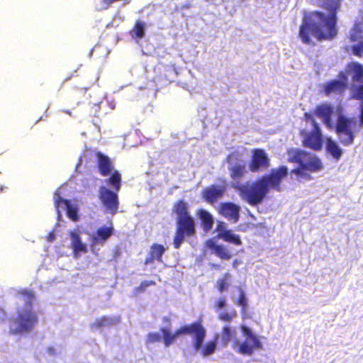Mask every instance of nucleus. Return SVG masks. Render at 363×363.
Returning a JSON list of instances; mask_svg holds the SVG:
<instances>
[{
  "label": "nucleus",
  "mask_w": 363,
  "mask_h": 363,
  "mask_svg": "<svg viewBox=\"0 0 363 363\" xmlns=\"http://www.w3.org/2000/svg\"><path fill=\"white\" fill-rule=\"evenodd\" d=\"M329 13L325 15L320 12H313L306 15L300 27L299 36L306 44L311 43V35L318 40L331 39L337 34L336 11L340 6L341 0H318Z\"/></svg>",
  "instance_id": "2"
},
{
  "label": "nucleus",
  "mask_w": 363,
  "mask_h": 363,
  "mask_svg": "<svg viewBox=\"0 0 363 363\" xmlns=\"http://www.w3.org/2000/svg\"><path fill=\"white\" fill-rule=\"evenodd\" d=\"M288 160L298 164L299 167L310 172H318L323 169L320 160L316 155L299 149L289 150Z\"/></svg>",
  "instance_id": "8"
},
{
  "label": "nucleus",
  "mask_w": 363,
  "mask_h": 363,
  "mask_svg": "<svg viewBox=\"0 0 363 363\" xmlns=\"http://www.w3.org/2000/svg\"><path fill=\"white\" fill-rule=\"evenodd\" d=\"M220 238H223L226 242H231L236 245H241V240L239 236L235 235L230 230L223 232V233L220 235Z\"/></svg>",
  "instance_id": "29"
},
{
  "label": "nucleus",
  "mask_w": 363,
  "mask_h": 363,
  "mask_svg": "<svg viewBox=\"0 0 363 363\" xmlns=\"http://www.w3.org/2000/svg\"><path fill=\"white\" fill-rule=\"evenodd\" d=\"M162 340V335L158 332L150 333L146 339V344H153L161 342Z\"/></svg>",
  "instance_id": "32"
},
{
  "label": "nucleus",
  "mask_w": 363,
  "mask_h": 363,
  "mask_svg": "<svg viewBox=\"0 0 363 363\" xmlns=\"http://www.w3.org/2000/svg\"><path fill=\"white\" fill-rule=\"evenodd\" d=\"M345 76L352 79L351 93L352 97L360 99V121L363 125V66L359 63H351L347 65Z\"/></svg>",
  "instance_id": "7"
},
{
  "label": "nucleus",
  "mask_w": 363,
  "mask_h": 363,
  "mask_svg": "<svg viewBox=\"0 0 363 363\" xmlns=\"http://www.w3.org/2000/svg\"><path fill=\"white\" fill-rule=\"evenodd\" d=\"M238 304L239 306H241L243 308H245L246 305H247L246 297H245V294H244V292L242 291H240V297H239L238 301Z\"/></svg>",
  "instance_id": "36"
},
{
  "label": "nucleus",
  "mask_w": 363,
  "mask_h": 363,
  "mask_svg": "<svg viewBox=\"0 0 363 363\" xmlns=\"http://www.w3.org/2000/svg\"><path fill=\"white\" fill-rule=\"evenodd\" d=\"M228 169L233 179V186L238 189L242 198L250 204L255 205L262 201L269 188L280 191V184L288 174V169L282 166L273 169L269 176L262 177L255 183L247 185L240 184L242 177L247 172L246 163L238 152H233L227 157Z\"/></svg>",
  "instance_id": "1"
},
{
  "label": "nucleus",
  "mask_w": 363,
  "mask_h": 363,
  "mask_svg": "<svg viewBox=\"0 0 363 363\" xmlns=\"http://www.w3.org/2000/svg\"><path fill=\"white\" fill-rule=\"evenodd\" d=\"M241 329L246 339L243 342H240L238 340H235V348L241 354L250 355L255 349H258L261 347V342L249 328L242 325Z\"/></svg>",
  "instance_id": "9"
},
{
  "label": "nucleus",
  "mask_w": 363,
  "mask_h": 363,
  "mask_svg": "<svg viewBox=\"0 0 363 363\" xmlns=\"http://www.w3.org/2000/svg\"><path fill=\"white\" fill-rule=\"evenodd\" d=\"M230 274L227 273L224 275V277L222 279H220L217 281V286L218 288V290L220 292H223L228 289V286L230 284Z\"/></svg>",
  "instance_id": "31"
},
{
  "label": "nucleus",
  "mask_w": 363,
  "mask_h": 363,
  "mask_svg": "<svg viewBox=\"0 0 363 363\" xmlns=\"http://www.w3.org/2000/svg\"><path fill=\"white\" fill-rule=\"evenodd\" d=\"M350 38L352 41H358L357 45L352 46L354 55L363 57V20L355 23L350 30Z\"/></svg>",
  "instance_id": "13"
},
{
  "label": "nucleus",
  "mask_w": 363,
  "mask_h": 363,
  "mask_svg": "<svg viewBox=\"0 0 363 363\" xmlns=\"http://www.w3.org/2000/svg\"><path fill=\"white\" fill-rule=\"evenodd\" d=\"M98 163L99 170L103 175H108L111 172L113 167L108 157L99 153L98 155Z\"/></svg>",
  "instance_id": "24"
},
{
  "label": "nucleus",
  "mask_w": 363,
  "mask_h": 363,
  "mask_svg": "<svg viewBox=\"0 0 363 363\" xmlns=\"http://www.w3.org/2000/svg\"><path fill=\"white\" fill-rule=\"evenodd\" d=\"M220 212L228 220L236 223L239 219L240 207L233 203H224Z\"/></svg>",
  "instance_id": "17"
},
{
  "label": "nucleus",
  "mask_w": 363,
  "mask_h": 363,
  "mask_svg": "<svg viewBox=\"0 0 363 363\" xmlns=\"http://www.w3.org/2000/svg\"><path fill=\"white\" fill-rule=\"evenodd\" d=\"M269 160L266 152L262 149H256L252 152V160L249 164V169L252 172H257L262 169L267 168Z\"/></svg>",
  "instance_id": "14"
},
{
  "label": "nucleus",
  "mask_w": 363,
  "mask_h": 363,
  "mask_svg": "<svg viewBox=\"0 0 363 363\" xmlns=\"http://www.w3.org/2000/svg\"><path fill=\"white\" fill-rule=\"evenodd\" d=\"M308 172H310L301 167L291 171V174H294L297 179L300 181H309L312 179L313 177Z\"/></svg>",
  "instance_id": "28"
},
{
  "label": "nucleus",
  "mask_w": 363,
  "mask_h": 363,
  "mask_svg": "<svg viewBox=\"0 0 363 363\" xmlns=\"http://www.w3.org/2000/svg\"><path fill=\"white\" fill-rule=\"evenodd\" d=\"M236 316V313L235 311L231 313L228 312H221L219 313L218 317L220 320L226 322L231 321Z\"/></svg>",
  "instance_id": "35"
},
{
  "label": "nucleus",
  "mask_w": 363,
  "mask_h": 363,
  "mask_svg": "<svg viewBox=\"0 0 363 363\" xmlns=\"http://www.w3.org/2000/svg\"><path fill=\"white\" fill-rule=\"evenodd\" d=\"M121 182V174L118 172H115L110 178L106 180V182L111 185L117 191L120 190Z\"/></svg>",
  "instance_id": "30"
},
{
  "label": "nucleus",
  "mask_w": 363,
  "mask_h": 363,
  "mask_svg": "<svg viewBox=\"0 0 363 363\" xmlns=\"http://www.w3.org/2000/svg\"><path fill=\"white\" fill-rule=\"evenodd\" d=\"M145 24L142 22H137L132 30V35L137 38H142L144 35Z\"/></svg>",
  "instance_id": "33"
},
{
  "label": "nucleus",
  "mask_w": 363,
  "mask_h": 363,
  "mask_svg": "<svg viewBox=\"0 0 363 363\" xmlns=\"http://www.w3.org/2000/svg\"><path fill=\"white\" fill-rule=\"evenodd\" d=\"M99 199L106 208V212L115 214L118 208V198L116 193L106 186L99 189Z\"/></svg>",
  "instance_id": "12"
},
{
  "label": "nucleus",
  "mask_w": 363,
  "mask_h": 363,
  "mask_svg": "<svg viewBox=\"0 0 363 363\" xmlns=\"http://www.w3.org/2000/svg\"><path fill=\"white\" fill-rule=\"evenodd\" d=\"M175 212L177 216V228L174 240V247L179 248L186 236H191L195 233L194 220L187 212L186 203L179 202L175 206Z\"/></svg>",
  "instance_id": "5"
},
{
  "label": "nucleus",
  "mask_w": 363,
  "mask_h": 363,
  "mask_svg": "<svg viewBox=\"0 0 363 363\" xmlns=\"http://www.w3.org/2000/svg\"><path fill=\"white\" fill-rule=\"evenodd\" d=\"M226 302L225 298H219L216 303V306L218 308H223L225 306Z\"/></svg>",
  "instance_id": "38"
},
{
  "label": "nucleus",
  "mask_w": 363,
  "mask_h": 363,
  "mask_svg": "<svg viewBox=\"0 0 363 363\" xmlns=\"http://www.w3.org/2000/svg\"><path fill=\"white\" fill-rule=\"evenodd\" d=\"M55 205L57 211L58 219H60L62 211H66L67 216L74 221L78 219V208L73 206L69 200L60 196V190L56 191L54 195Z\"/></svg>",
  "instance_id": "11"
},
{
  "label": "nucleus",
  "mask_w": 363,
  "mask_h": 363,
  "mask_svg": "<svg viewBox=\"0 0 363 363\" xmlns=\"http://www.w3.org/2000/svg\"><path fill=\"white\" fill-rule=\"evenodd\" d=\"M70 236L74 256L75 258H78L82 253H85L87 252V247L84 243L82 242L81 238L77 233L71 232Z\"/></svg>",
  "instance_id": "20"
},
{
  "label": "nucleus",
  "mask_w": 363,
  "mask_h": 363,
  "mask_svg": "<svg viewBox=\"0 0 363 363\" xmlns=\"http://www.w3.org/2000/svg\"><path fill=\"white\" fill-rule=\"evenodd\" d=\"M326 150L336 160H339L343 153L342 150L337 142L331 138H328L326 139Z\"/></svg>",
  "instance_id": "23"
},
{
  "label": "nucleus",
  "mask_w": 363,
  "mask_h": 363,
  "mask_svg": "<svg viewBox=\"0 0 363 363\" xmlns=\"http://www.w3.org/2000/svg\"><path fill=\"white\" fill-rule=\"evenodd\" d=\"M154 284L155 283L153 281H143L139 286L134 289V295L137 296L140 293H143L148 286Z\"/></svg>",
  "instance_id": "34"
},
{
  "label": "nucleus",
  "mask_w": 363,
  "mask_h": 363,
  "mask_svg": "<svg viewBox=\"0 0 363 363\" xmlns=\"http://www.w3.org/2000/svg\"><path fill=\"white\" fill-rule=\"evenodd\" d=\"M308 120H311L313 129L306 133L303 136V143L304 146L315 150H319L323 146V135L318 123L306 114Z\"/></svg>",
  "instance_id": "10"
},
{
  "label": "nucleus",
  "mask_w": 363,
  "mask_h": 363,
  "mask_svg": "<svg viewBox=\"0 0 363 363\" xmlns=\"http://www.w3.org/2000/svg\"><path fill=\"white\" fill-rule=\"evenodd\" d=\"M4 313L3 311L0 310V318H4Z\"/></svg>",
  "instance_id": "41"
},
{
  "label": "nucleus",
  "mask_w": 363,
  "mask_h": 363,
  "mask_svg": "<svg viewBox=\"0 0 363 363\" xmlns=\"http://www.w3.org/2000/svg\"><path fill=\"white\" fill-rule=\"evenodd\" d=\"M206 246L211 250L214 251V253L223 259H229L231 255L228 250H227L223 246L218 245L212 240H208L206 242Z\"/></svg>",
  "instance_id": "22"
},
{
  "label": "nucleus",
  "mask_w": 363,
  "mask_h": 363,
  "mask_svg": "<svg viewBox=\"0 0 363 363\" xmlns=\"http://www.w3.org/2000/svg\"><path fill=\"white\" fill-rule=\"evenodd\" d=\"M165 251L164 247L161 245H153L150 250V257H147L145 263L148 264L152 262L154 259L161 261L162 256Z\"/></svg>",
  "instance_id": "26"
},
{
  "label": "nucleus",
  "mask_w": 363,
  "mask_h": 363,
  "mask_svg": "<svg viewBox=\"0 0 363 363\" xmlns=\"http://www.w3.org/2000/svg\"><path fill=\"white\" fill-rule=\"evenodd\" d=\"M337 120L335 129L340 143L345 146L353 144L355 134L358 132V123L355 118H349L341 113V108L336 110Z\"/></svg>",
  "instance_id": "6"
},
{
  "label": "nucleus",
  "mask_w": 363,
  "mask_h": 363,
  "mask_svg": "<svg viewBox=\"0 0 363 363\" xmlns=\"http://www.w3.org/2000/svg\"><path fill=\"white\" fill-rule=\"evenodd\" d=\"M161 331L162 333L163 342L166 347H169L180 335H191V345L196 354L206 358L213 354L216 351L214 341H209L204 344L206 330L199 322L184 325L173 334L170 333L169 328H162Z\"/></svg>",
  "instance_id": "3"
},
{
  "label": "nucleus",
  "mask_w": 363,
  "mask_h": 363,
  "mask_svg": "<svg viewBox=\"0 0 363 363\" xmlns=\"http://www.w3.org/2000/svg\"><path fill=\"white\" fill-rule=\"evenodd\" d=\"M48 352L50 355H55V350L52 347H48Z\"/></svg>",
  "instance_id": "39"
},
{
  "label": "nucleus",
  "mask_w": 363,
  "mask_h": 363,
  "mask_svg": "<svg viewBox=\"0 0 363 363\" xmlns=\"http://www.w3.org/2000/svg\"><path fill=\"white\" fill-rule=\"evenodd\" d=\"M334 113L333 107L328 104H323L316 107L315 114L318 117L329 130H333L335 123L333 122L331 116Z\"/></svg>",
  "instance_id": "16"
},
{
  "label": "nucleus",
  "mask_w": 363,
  "mask_h": 363,
  "mask_svg": "<svg viewBox=\"0 0 363 363\" xmlns=\"http://www.w3.org/2000/svg\"><path fill=\"white\" fill-rule=\"evenodd\" d=\"M0 190H1V191H2V190H3V186H1Z\"/></svg>",
  "instance_id": "42"
},
{
  "label": "nucleus",
  "mask_w": 363,
  "mask_h": 363,
  "mask_svg": "<svg viewBox=\"0 0 363 363\" xmlns=\"http://www.w3.org/2000/svg\"><path fill=\"white\" fill-rule=\"evenodd\" d=\"M199 216L202 221L203 230L205 231L211 230L213 223V216L205 210H200L199 211Z\"/></svg>",
  "instance_id": "27"
},
{
  "label": "nucleus",
  "mask_w": 363,
  "mask_h": 363,
  "mask_svg": "<svg viewBox=\"0 0 363 363\" xmlns=\"http://www.w3.org/2000/svg\"><path fill=\"white\" fill-rule=\"evenodd\" d=\"M220 337L222 345L225 347L228 344L230 340L234 341V347H236L235 340L236 338V331L235 329L231 328L230 326H225L220 334H216L215 338L213 341L215 342L216 345L217 340Z\"/></svg>",
  "instance_id": "19"
},
{
  "label": "nucleus",
  "mask_w": 363,
  "mask_h": 363,
  "mask_svg": "<svg viewBox=\"0 0 363 363\" xmlns=\"http://www.w3.org/2000/svg\"><path fill=\"white\" fill-rule=\"evenodd\" d=\"M112 233V227H102L97 230L96 235L93 236L92 241L94 244L101 243L111 236Z\"/></svg>",
  "instance_id": "25"
},
{
  "label": "nucleus",
  "mask_w": 363,
  "mask_h": 363,
  "mask_svg": "<svg viewBox=\"0 0 363 363\" xmlns=\"http://www.w3.org/2000/svg\"><path fill=\"white\" fill-rule=\"evenodd\" d=\"M35 295L33 292L23 290L17 295V317L11 323V332L15 334L33 330L38 320L36 313L33 310Z\"/></svg>",
  "instance_id": "4"
},
{
  "label": "nucleus",
  "mask_w": 363,
  "mask_h": 363,
  "mask_svg": "<svg viewBox=\"0 0 363 363\" xmlns=\"http://www.w3.org/2000/svg\"><path fill=\"white\" fill-rule=\"evenodd\" d=\"M347 79L344 72L339 75V79L331 80L323 86V92L326 96H330L333 94H340L345 91L347 88Z\"/></svg>",
  "instance_id": "15"
},
{
  "label": "nucleus",
  "mask_w": 363,
  "mask_h": 363,
  "mask_svg": "<svg viewBox=\"0 0 363 363\" xmlns=\"http://www.w3.org/2000/svg\"><path fill=\"white\" fill-rule=\"evenodd\" d=\"M216 230L218 232V237L220 238V235L223 233V232L227 231L225 229V224L222 222H218Z\"/></svg>",
  "instance_id": "37"
},
{
  "label": "nucleus",
  "mask_w": 363,
  "mask_h": 363,
  "mask_svg": "<svg viewBox=\"0 0 363 363\" xmlns=\"http://www.w3.org/2000/svg\"><path fill=\"white\" fill-rule=\"evenodd\" d=\"M120 322V318L117 316H102L96 318L90 325L92 331H96L100 329L108 328L118 324Z\"/></svg>",
  "instance_id": "18"
},
{
  "label": "nucleus",
  "mask_w": 363,
  "mask_h": 363,
  "mask_svg": "<svg viewBox=\"0 0 363 363\" xmlns=\"http://www.w3.org/2000/svg\"><path fill=\"white\" fill-rule=\"evenodd\" d=\"M54 239H55V234H54L53 233H50V234L49 235V236H48V240H49L50 242H52V241H53V240H54Z\"/></svg>",
  "instance_id": "40"
},
{
  "label": "nucleus",
  "mask_w": 363,
  "mask_h": 363,
  "mask_svg": "<svg viewBox=\"0 0 363 363\" xmlns=\"http://www.w3.org/2000/svg\"><path fill=\"white\" fill-rule=\"evenodd\" d=\"M225 188L221 186H212L203 191V195L205 199L213 203L222 197Z\"/></svg>",
  "instance_id": "21"
}]
</instances>
